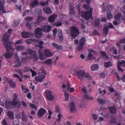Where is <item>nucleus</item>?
<instances>
[{"mask_svg":"<svg viewBox=\"0 0 125 125\" xmlns=\"http://www.w3.org/2000/svg\"><path fill=\"white\" fill-rule=\"evenodd\" d=\"M16 64L14 65L13 66L14 67L18 68L21 66V62L20 61V60L18 58H17L16 60Z\"/></svg>","mask_w":125,"mask_h":125,"instance_id":"b1692460","label":"nucleus"},{"mask_svg":"<svg viewBox=\"0 0 125 125\" xmlns=\"http://www.w3.org/2000/svg\"><path fill=\"white\" fill-rule=\"evenodd\" d=\"M53 25L56 26H61L62 25V23L60 22H57L56 23H54Z\"/></svg>","mask_w":125,"mask_h":125,"instance_id":"09e8293b","label":"nucleus"},{"mask_svg":"<svg viewBox=\"0 0 125 125\" xmlns=\"http://www.w3.org/2000/svg\"><path fill=\"white\" fill-rule=\"evenodd\" d=\"M104 66L105 68H108L112 66V64L110 62L108 61L104 63Z\"/></svg>","mask_w":125,"mask_h":125,"instance_id":"72a5a7b5","label":"nucleus"},{"mask_svg":"<svg viewBox=\"0 0 125 125\" xmlns=\"http://www.w3.org/2000/svg\"><path fill=\"white\" fill-rule=\"evenodd\" d=\"M11 52H7L4 54L5 57L7 58L10 59L12 56L13 54V51H10Z\"/></svg>","mask_w":125,"mask_h":125,"instance_id":"2eb2a0df","label":"nucleus"},{"mask_svg":"<svg viewBox=\"0 0 125 125\" xmlns=\"http://www.w3.org/2000/svg\"><path fill=\"white\" fill-rule=\"evenodd\" d=\"M33 19V18L31 17H29L26 18V20L27 21H32Z\"/></svg>","mask_w":125,"mask_h":125,"instance_id":"13d9d810","label":"nucleus"},{"mask_svg":"<svg viewBox=\"0 0 125 125\" xmlns=\"http://www.w3.org/2000/svg\"><path fill=\"white\" fill-rule=\"evenodd\" d=\"M94 57L92 54L91 53H89L88 56V59L89 60H91L92 59H94Z\"/></svg>","mask_w":125,"mask_h":125,"instance_id":"49530a36","label":"nucleus"},{"mask_svg":"<svg viewBox=\"0 0 125 125\" xmlns=\"http://www.w3.org/2000/svg\"><path fill=\"white\" fill-rule=\"evenodd\" d=\"M73 73L74 75L78 76L79 79L81 80H83V77L85 73V72L84 70H81L78 71L76 69L73 70Z\"/></svg>","mask_w":125,"mask_h":125,"instance_id":"39448f33","label":"nucleus"},{"mask_svg":"<svg viewBox=\"0 0 125 125\" xmlns=\"http://www.w3.org/2000/svg\"><path fill=\"white\" fill-rule=\"evenodd\" d=\"M69 107H70V112L71 113H73L76 111L75 104L73 102H72L70 104Z\"/></svg>","mask_w":125,"mask_h":125,"instance_id":"9b49d317","label":"nucleus"},{"mask_svg":"<svg viewBox=\"0 0 125 125\" xmlns=\"http://www.w3.org/2000/svg\"><path fill=\"white\" fill-rule=\"evenodd\" d=\"M119 65H120L122 66H124L125 65V61L123 60L121 61Z\"/></svg>","mask_w":125,"mask_h":125,"instance_id":"4d7b16f0","label":"nucleus"},{"mask_svg":"<svg viewBox=\"0 0 125 125\" xmlns=\"http://www.w3.org/2000/svg\"><path fill=\"white\" fill-rule=\"evenodd\" d=\"M52 61L51 59H48L44 62V63L45 64H50Z\"/></svg>","mask_w":125,"mask_h":125,"instance_id":"8fccbe9b","label":"nucleus"},{"mask_svg":"<svg viewBox=\"0 0 125 125\" xmlns=\"http://www.w3.org/2000/svg\"><path fill=\"white\" fill-rule=\"evenodd\" d=\"M101 54L102 56L104 59H107V58L106 56V54L105 52L101 51Z\"/></svg>","mask_w":125,"mask_h":125,"instance_id":"c03bdc74","label":"nucleus"},{"mask_svg":"<svg viewBox=\"0 0 125 125\" xmlns=\"http://www.w3.org/2000/svg\"><path fill=\"white\" fill-rule=\"evenodd\" d=\"M41 31L45 32H48L51 30V26L50 25H45L41 28Z\"/></svg>","mask_w":125,"mask_h":125,"instance_id":"9d476101","label":"nucleus"},{"mask_svg":"<svg viewBox=\"0 0 125 125\" xmlns=\"http://www.w3.org/2000/svg\"><path fill=\"white\" fill-rule=\"evenodd\" d=\"M70 35L73 38L75 39L79 35L80 32L79 30L75 26L70 27Z\"/></svg>","mask_w":125,"mask_h":125,"instance_id":"f03ea898","label":"nucleus"},{"mask_svg":"<svg viewBox=\"0 0 125 125\" xmlns=\"http://www.w3.org/2000/svg\"><path fill=\"white\" fill-rule=\"evenodd\" d=\"M83 8H85L86 10H88L90 9V6L89 4L87 5L86 4H84L83 5Z\"/></svg>","mask_w":125,"mask_h":125,"instance_id":"37998d69","label":"nucleus"},{"mask_svg":"<svg viewBox=\"0 0 125 125\" xmlns=\"http://www.w3.org/2000/svg\"><path fill=\"white\" fill-rule=\"evenodd\" d=\"M29 12V10H25L23 13V16H25L26 14Z\"/></svg>","mask_w":125,"mask_h":125,"instance_id":"bf43d9fd","label":"nucleus"},{"mask_svg":"<svg viewBox=\"0 0 125 125\" xmlns=\"http://www.w3.org/2000/svg\"><path fill=\"white\" fill-rule=\"evenodd\" d=\"M30 105L31 107L34 109H36L37 108V106L35 104H30Z\"/></svg>","mask_w":125,"mask_h":125,"instance_id":"69168bd1","label":"nucleus"},{"mask_svg":"<svg viewBox=\"0 0 125 125\" xmlns=\"http://www.w3.org/2000/svg\"><path fill=\"white\" fill-rule=\"evenodd\" d=\"M17 96L16 94H14V99L13 100L12 102V105L13 106H15L18 104L17 108H18L21 106L20 102L18 101L17 98Z\"/></svg>","mask_w":125,"mask_h":125,"instance_id":"423d86ee","label":"nucleus"},{"mask_svg":"<svg viewBox=\"0 0 125 125\" xmlns=\"http://www.w3.org/2000/svg\"><path fill=\"white\" fill-rule=\"evenodd\" d=\"M122 15L120 13H118L115 16L114 18L115 19H117L118 20H119L120 17Z\"/></svg>","mask_w":125,"mask_h":125,"instance_id":"58836bf2","label":"nucleus"},{"mask_svg":"<svg viewBox=\"0 0 125 125\" xmlns=\"http://www.w3.org/2000/svg\"><path fill=\"white\" fill-rule=\"evenodd\" d=\"M30 70L32 73V77H33L37 74V73L36 72L32 70L31 69H30Z\"/></svg>","mask_w":125,"mask_h":125,"instance_id":"603ef678","label":"nucleus"},{"mask_svg":"<svg viewBox=\"0 0 125 125\" xmlns=\"http://www.w3.org/2000/svg\"><path fill=\"white\" fill-rule=\"evenodd\" d=\"M44 52L45 55L48 57H50L53 54L52 53L50 52L49 50H45Z\"/></svg>","mask_w":125,"mask_h":125,"instance_id":"5701e85b","label":"nucleus"},{"mask_svg":"<svg viewBox=\"0 0 125 125\" xmlns=\"http://www.w3.org/2000/svg\"><path fill=\"white\" fill-rule=\"evenodd\" d=\"M40 59L42 60H44V56L43 54H39Z\"/></svg>","mask_w":125,"mask_h":125,"instance_id":"774afa93","label":"nucleus"},{"mask_svg":"<svg viewBox=\"0 0 125 125\" xmlns=\"http://www.w3.org/2000/svg\"><path fill=\"white\" fill-rule=\"evenodd\" d=\"M83 46L81 45L80 44L77 46V49L79 51H80L83 49Z\"/></svg>","mask_w":125,"mask_h":125,"instance_id":"de8ad7c7","label":"nucleus"},{"mask_svg":"<svg viewBox=\"0 0 125 125\" xmlns=\"http://www.w3.org/2000/svg\"><path fill=\"white\" fill-rule=\"evenodd\" d=\"M99 68L98 65L96 64L93 65L91 67V69L92 71H94L97 70Z\"/></svg>","mask_w":125,"mask_h":125,"instance_id":"7c9ffc66","label":"nucleus"},{"mask_svg":"<svg viewBox=\"0 0 125 125\" xmlns=\"http://www.w3.org/2000/svg\"><path fill=\"white\" fill-rule=\"evenodd\" d=\"M107 18L109 19H110L112 18V14H107Z\"/></svg>","mask_w":125,"mask_h":125,"instance_id":"0e129e2a","label":"nucleus"},{"mask_svg":"<svg viewBox=\"0 0 125 125\" xmlns=\"http://www.w3.org/2000/svg\"><path fill=\"white\" fill-rule=\"evenodd\" d=\"M70 13L71 14V15L74 14L75 13L74 9L70 10Z\"/></svg>","mask_w":125,"mask_h":125,"instance_id":"052dcab7","label":"nucleus"},{"mask_svg":"<svg viewBox=\"0 0 125 125\" xmlns=\"http://www.w3.org/2000/svg\"><path fill=\"white\" fill-rule=\"evenodd\" d=\"M5 104L6 107L7 108H10L12 105V102L11 103V102L8 101V100H5Z\"/></svg>","mask_w":125,"mask_h":125,"instance_id":"393cba45","label":"nucleus"},{"mask_svg":"<svg viewBox=\"0 0 125 125\" xmlns=\"http://www.w3.org/2000/svg\"><path fill=\"white\" fill-rule=\"evenodd\" d=\"M84 97L87 99L89 100L91 98L89 97L87 94H85L84 95Z\"/></svg>","mask_w":125,"mask_h":125,"instance_id":"e2e57ef3","label":"nucleus"},{"mask_svg":"<svg viewBox=\"0 0 125 125\" xmlns=\"http://www.w3.org/2000/svg\"><path fill=\"white\" fill-rule=\"evenodd\" d=\"M84 75L85 77L88 78V80H91L92 79V76L89 75L88 73H86V74L85 73Z\"/></svg>","mask_w":125,"mask_h":125,"instance_id":"ea45409f","label":"nucleus"},{"mask_svg":"<svg viewBox=\"0 0 125 125\" xmlns=\"http://www.w3.org/2000/svg\"><path fill=\"white\" fill-rule=\"evenodd\" d=\"M41 28L38 27L36 29L35 31L34 34L35 37L40 38L42 36V33Z\"/></svg>","mask_w":125,"mask_h":125,"instance_id":"0eeeda50","label":"nucleus"},{"mask_svg":"<svg viewBox=\"0 0 125 125\" xmlns=\"http://www.w3.org/2000/svg\"><path fill=\"white\" fill-rule=\"evenodd\" d=\"M46 18L45 17H42L41 15L38 16L37 17V19L36 22L38 23H39L41 22L43 20H45Z\"/></svg>","mask_w":125,"mask_h":125,"instance_id":"412c9836","label":"nucleus"},{"mask_svg":"<svg viewBox=\"0 0 125 125\" xmlns=\"http://www.w3.org/2000/svg\"><path fill=\"white\" fill-rule=\"evenodd\" d=\"M43 11L46 14L50 15L52 13V11L51 9L49 7H45L43 8Z\"/></svg>","mask_w":125,"mask_h":125,"instance_id":"dca6fc26","label":"nucleus"},{"mask_svg":"<svg viewBox=\"0 0 125 125\" xmlns=\"http://www.w3.org/2000/svg\"><path fill=\"white\" fill-rule=\"evenodd\" d=\"M42 72L39 75V78L37 76H36L35 77V79L40 82L43 81V79L45 78V75L46 74V72L44 69H42Z\"/></svg>","mask_w":125,"mask_h":125,"instance_id":"20e7f679","label":"nucleus"},{"mask_svg":"<svg viewBox=\"0 0 125 125\" xmlns=\"http://www.w3.org/2000/svg\"><path fill=\"white\" fill-rule=\"evenodd\" d=\"M57 17V15L56 14H53L49 17L48 20L49 22H53Z\"/></svg>","mask_w":125,"mask_h":125,"instance_id":"f3484780","label":"nucleus"},{"mask_svg":"<svg viewBox=\"0 0 125 125\" xmlns=\"http://www.w3.org/2000/svg\"><path fill=\"white\" fill-rule=\"evenodd\" d=\"M58 35L60 39V40L62 41L63 40V39L62 31L60 29H59L58 30Z\"/></svg>","mask_w":125,"mask_h":125,"instance_id":"a211bd4d","label":"nucleus"},{"mask_svg":"<svg viewBox=\"0 0 125 125\" xmlns=\"http://www.w3.org/2000/svg\"><path fill=\"white\" fill-rule=\"evenodd\" d=\"M52 45L53 47L56 48L57 50H60L62 49L61 46L55 43H52Z\"/></svg>","mask_w":125,"mask_h":125,"instance_id":"c756f323","label":"nucleus"},{"mask_svg":"<svg viewBox=\"0 0 125 125\" xmlns=\"http://www.w3.org/2000/svg\"><path fill=\"white\" fill-rule=\"evenodd\" d=\"M110 123L112 124H116V118L114 116H113L110 120Z\"/></svg>","mask_w":125,"mask_h":125,"instance_id":"4c0bfd02","label":"nucleus"},{"mask_svg":"<svg viewBox=\"0 0 125 125\" xmlns=\"http://www.w3.org/2000/svg\"><path fill=\"white\" fill-rule=\"evenodd\" d=\"M46 111L43 108H41L38 111L37 115L39 117H42L45 113Z\"/></svg>","mask_w":125,"mask_h":125,"instance_id":"f8f14e48","label":"nucleus"},{"mask_svg":"<svg viewBox=\"0 0 125 125\" xmlns=\"http://www.w3.org/2000/svg\"><path fill=\"white\" fill-rule=\"evenodd\" d=\"M111 113L112 114H115L116 113L117 109L115 106H113L108 107Z\"/></svg>","mask_w":125,"mask_h":125,"instance_id":"4be33fe9","label":"nucleus"},{"mask_svg":"<svg viewBox=\"0 0 125 125\" xmlns=\"http://www.w3.org/2000/svg\"><path fill=\"white\" fill-rule=\"evenodd\" d=\"M62 116V115L60 114H59L58 115V118L57 119V122H59L60 121Z\"/></svg>","mask_w":125,"mask_h":125,"instance_id":"5fc2aeb1","label":"nucleus"},{"mask_svg":"<svg viewBox=\"0 0 125 125\" xmlns=\"http://www.w3.org/2000/svg\"><path fill=\"white\" fill-rule=\"evenodd\" d=\"M5 4L4 0H0V9L1 10L2 12V13H6L4 7L3 6Z\"/></svg>","mask_w":125,"mask_h":125,"instance_id":"ddd939ff","label":"nucleus"},{"mask_svg":"<svg viewBox=\"0 0 125 125\" xmlns=\"http://www.w3.org/2000/svg\"><path fill=\"white\" fill-rule=\"evenodd\" d=\"M107 26L109 28H112L114 29L115 28V27L112 23H109L108 25V26Z\"/></svg>","mask_w":125,"mask_h":125,"instance_id":"6e6d98bb","label":"nucleus"},{"mask_svg":"<svg viewBox=\"0 0 125 125\" xmlns=\"http://www.w3.org/2000/svg\"><path fill=\"white\" fill-rule=\"evenodd\" d=\"M7 81L9 84L10 86L13 88L15 87L16 84L14 82H13L12 80L10 78H9L7 79Z\"/></svg>","mask_w":125,"mask_h":125,"instance_id":"4468645a","label":"nucleus"},{"mask_svg":"<svg viewBox=\"0 0 125 125\" xmlns=\"http://www.w3.org/2000/svg\"><path fill=\"white\" fill-rule=\"evenodd\" d=\"M17 72L19 73L21 76L23 75V72L20 69H18L17 70Z\"/></svg>","mask_w":125,"mask_h":125,"instance_id":"338daca9","label":"nucleus"},{"mask_svg":"<svg viewBox=\"0 0 125 125\" xmlns=\"http://www.w3.org/2000/svg\"><path fill=\"white\" fill-rule=\"evenodd\" d=\"M36 11L39 15H41L42 14V11L41 9L39 8L36 9Z\"/></svg>","mask_w":125,"mask_h":125,"instance_id":"a18cd8bd","label":"nucleus"},{"mask_svg":"<svg viewBox=\"0 0 125 125\" xmlns=\"http://www.w3.org/2000/svg\"><path fill=\"white\" fill-rule=\"evenodd\" d=\"M97 102L99 104L104 105L106 102V101L105 99H102L100 98L97 99Z\"/></svg>","mask_w":125,"mask_h":125,"instance_id":"c85d7f7f","label":"nucleus"},{"mask_svg":"<svg viewBox=\"0 0 125 125\" xmlns=\"http://www.w3.org/2000/svg\"><path fill=\"white\" fill-rule=\"evenodd\" d=\"M35 41L36 39H31L27 40L26 42L27 43L30 44L32 43L33 42Z\"/></svg>","mask_w":125,"mask_h":125,"instance_id":"c9c22d12","label":"nucleus"},{"mask_svg":"<svg viewBox=\"0 0 125 125\" xmlns=\"http://www.w3.org/2000/svg\"><path fill=\"white\" fill-rule=\"evenodd\" d=\"M45 93L46 97L49 101H51L54 99V96L52 94L51 92L47 91L45 92Z\"/></svg>","mask_w":125,"mask_h":125,"instance_id":"6e6552de","label":"nucleus"},{"mask_svg":"<svg viewBox=\"0 0 125 125\" xmlns=\"http://www.w3.org/2000/svg\"><path fill=\"white\" fill-rule=\"evenodd\" d=\"M121 10L122 12L125 15V5L123 6L121 9Z\"/></svg>","mask_w":125,"mask_h":125,"instance_id":"864d4df0","label":"nucleus"},{"mask_svg":"<svg viewBox=\"0 0 125 125\" xmlns=\"http://www.w3.org/2000/svg\"><path fill=\"white\" fill-rule=\"evenodd\" d=\"M93 10L92 8H90L89 11L86 12L82 11L81 13V15L83 17H84L85 20H88L90 18L93 19L92 12Z\"/></svg>","mask_w":125,"mask_h":125,"instance_id":"f257e3e1","label":"nucleus"},{"mask_svg":"<svg viewBox=\"0 0 125 125\" xmlns=\"http://www.w3.org/2000/svg\"><path fill=\"white\" fill-rule=\"evenodd\" d=\"M22 120L24 122L27 121V118L26 116L23 111H22L21 113Z\"/></svg>","mask_w":125,"mask_h":125,"instance_id":"2f4dec72","label":"nucleus"},{"mask_svg":"<svg viewBox=\"0 0 125 125\" xmlns=\"http://www.w3.org/2000/svg\"><path fill=\"white\" fill-rule=\"evenodd\" d=\"M100 20L99 18L96 19L94 21L93 25L96 27L99 26L100 24Z\"/></svg>","mask_w":125,"mask_h":125,"instance_id":"bb28decb","label":"nucleus"},{"mask_svg":"<svg viewBox=\"0 0 125 125\" xmlns=\"http://www.w3.org/2000/svg\"><path fill=\"white\" fill-rule=\"evenodd\" d=\"M119 42L120 43L122 44L125 43V38L121 39L119 41Z\"/></svg>","mask_w":125,"mask_h":125,"instance_id":"680f3d73","label":"nucleus"},{"mask_svg":"<svg viewBox=\"0 0 125 125\" xmlns=\"http://www.w3.org/2000/svg\"><path fill=\"white\" fill-rule=\"evenodd\" d=\"M22 36L24 38H28L33 37L34 36V33L26 31H23L21 33Z\"/></svg>","mask_w":125,"mask_h":125,"instance_id":"1a4fd4ad","label":"nucleus"},{"mask_svg":"<svg viewBox=\"0 0 125 125\" xmlns=\"http://www.w3.org/2000/svg\"><path fill=\"white\" fill-rule=\"evenodd\" d=\"M10 36V35L8 34L7 33L4 34L2 39L3 42L9 41V38Z\"/></svg>","mask_w":125,"mask_h":125,"instance_id":"6ab92c4d","label":"nucleus"},{"mask_svg":"<svg viewBox=\"0 0 125 125\" xmlns=\"http://www.w3.org/2000/svg\"><path fill=\"white\" fill-rule=\"evenodd\" d=\"M25 49V47L23 46H20L16 47V50L17 51H21Z\"/></svg>","mask_w":125,"mask_h":125,"instance_id":"e433bc0d","label":"nucleus"},{"mask_svg":"<svg viewBox=\"0 0 125 125\" xmlns=\"http://www.w3.org/2000/svg\"><path fill=\"white\" fill-rule=\"evenodd\" d=\"M109 30V28L107 25L104 27L103 29V34L107 36L108 34Z\"/></svg>","mask_w":125,"mask_h":125,"instance_id":"aec40b11","label":"nucleus"},{"mask_svg":"<svg viewBox=\"0 0 125 125\" xmlns=\"http://www.w3.org/2000/svg\"><path fill=\"white\" fill-rule=\"evenodd\" d=\"M7 115L9 118L11 119H13L14 118V115L11 112H7Z\"/></svg>","mask_w":125,"mask_h":125,"instance_id":"f704fd0d","label":"nucleus"},{"mask_svg":"<svg viewBox=\"0 0 125 125\" xmlns=\"http://www.w3.org/2000/svg\"><path fill=\"white\" fill-rule=\"evenodd\" d=\"M3 43L7 52H10L14 50V48L12 46V45L14 43L13 42L9 41L3 42Z\"/></svg>","mask_w":125,"mask_h":125,"instance_id":"7ed1b4c3","label":"nucleus"},{"mask_svg":"<svg viewBox=\"0 0 125 125\" xmlns=\"http://www.w3.org/2000/svg\"><path fill=\"white\" fill-rule=\"evenodd\" d=\"M36 52L33 51L31 54L32 56V58H34V60L37 61L38 60V58L36 55Z\"/></svg>","mask_w":125,"mask_h":125,"instance_id":"cd10ccee","label":"nucleus"},{"mask_svg":"<svg viewBox=\"0 0 125 125\" xmlns=\"http://www.w3.org/2000/svg\"><path fill=\"white\" fill-rule=\"evenodd\" d=\"M64 94L65 96V100L66 101H67L68 100V98H69V95L68 93H67L65 92H64Z\"/></svg>","mask_w":125,"mask_h":125,"instance_id":"3c124183","label":"nucleus"},{"mask_svg":"<svg viewBox=\"0 0 125 125\" xmlns=\"http://www.w3.org/2000/svg\"><path fill=\"white\" fill-rule=\"evenodd\" d=\"M20 21L19 20H14V25L13 26V27H15L17 26L20 23Z\"/></svg>","mask_w":125,"mask_h":125,"instance_id":"79ce46f5","label":"nucleus"},{"mask_svg":"<svg viewBox=\"0 0 125 125\" xmlns=\"http://www.w3.org/2000/svg\"><path fill=\"white\" fill-rule=\"evenodd\" d=\"M40 4L42 6H44L45 5H48V0H47L45 2H43L40 1L39 2Z\"/></svg>","mask_w":125,"mask_h":125,"instance_id":"a19ab883","label":"nucleus"},{"mask_svg":"<svg viewBox=\"0 0 125 125\" xmlns=\"http://www.w3.org/2000/svg\"><path fill=\"white\" fill-rule=\"evenodd\" d=\"M86 40L85 37H83L80 39L79 41L80 44L81 45H84L85 42Z\"/></svg>","mask_w":125,"mask_h":125,"instance_id":"473e14b6","label":"nucleus"},{"mask_svg":"<svg viewBox=\"0 0 125 125\" xmlns=\"http://www.w3.org/2000/svg\"><path fill=\"white\" fill-rule=\"evenodd\" d=\"M39 4L38 1L37 0H35L34 1L31 2L30 4V6L31 7L33 8L37 5Z\"/></svg>","mask_w":125,"mask_h":125,"instance_id":"a878e982","label":"nucleus"}]
</instances>
